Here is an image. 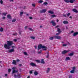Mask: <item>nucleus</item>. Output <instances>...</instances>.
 <instances>
[{"mask_svg":"<svg viewBox=\"0 0 78 78\" xmlns=\"http://www.w3.org/2000/svg\"><path fill=\"white\" fill-rule=\"evenodd\" d=\"M13 44L12 41H7V44H5L4 47L6 48V49H10L11 48V46Z\"/></svg>","mask_w":78,"mask_h":78,"instance_id":"nucleus-1","label":"nucleus"},{"mask_svg":"<svg viewBox=\"0 0 78 78\" xmlns=\"http://www.w3.org/2000/svg\"><path fill=\"white\" fill-rule=\"evenodd\" d=\"M41 48H43V50H46L47 49V47L45 46H42V44H40L38 46V51H39V50L41 49Z\"/></svg>","mask_w":78,"mask_h":78,"instance_id":"nucleus-2","label":"nucleus"},{"mask_svg":"<svg viewBox=\"0 0 78 78\" xmlns=\"http://www.w3.org/2000/svg\"><path fill=\"white\" fill-rule=\"evenodd\" d=\"M53 37H54L55 39H61L62 38L61 36H54L53 37H50L49 39L52 40L53 39Z\"/></svg>","mask_w":78,"mask_h":78,"instance_id":"nucleus-3","label":"nucleus"},{"mask_svg":"<svg viewBox=\"0 0 78 78\" xmlns=\"http://www.w3.org/2000/svg\"><path fill=\"white\" fill-rule=\"evenodd\" d=\"M73 70L70 71L71 73H75V70L76 69L75 67H73Z\"/></svg>","mask_w":78,"mask_h":78,"instance_id":"nucleus-4","label":"nucleus"},{"mask_svg":"<svg viewBox=\"0 0 78 78\" xmlns=\"http://www.w3.org/2000/svg\"><path fill=\"white\" fill-rule=\"evenodd\" d=\"M69 51H70L69 50H68V51L65 50L62 51V54H63V55H64V54H66V53H67L68 52H69Z\"/></svg>","mask_w":78,"mask_h":78,"instance_id":"nucleus-5","label":"nucleus"},{"mask_svg":"<svg viewBox=\"0 0 78 78\" xmlns=\"http://www.w3.org/2000/svg\"><path fill=\"white\" fill-rule=\"evenodd\" d=\"M50 23L52 24L53 26H56V23H55V21L52 20L51 21Z\"/></svg>","mask_w":78,"mask_h":78,"instance_id":"nucleus-6","label":"nucleus"},{"mask_svg":"<svg viewBox=\"0 0 78 78\" xmlns=\"http://www.w3.org/2000/svg\"><path fill=\"white\" fill-rule=\"evenodd\" d=\"M8 53H12V52H14V49H11L8 51Z\"/></svg>","mask_w":78,"mask_h":78,"instance_id":"nucleus-7","label":"nucleus"},{"mask_svg":"<svg viewBox=\"0 0 78 78\" xmlns=\"http://www.w3.org/2000/svg\"><path fill=\"white\" fill-rule=\"evenodd\" d=\"M47 11L46 9H43L40 10V13H44L45 12Z\"/></svg>","mask_w":78,"mask_h":78,"instance_id":"nucleus-8","label":"nucleus"},{"mask_svg":"<svg viewBox=\"0 0 78 78\" xmlns=\"http://www.w3.org/2000/svg\"><path fill=\"white\" fill-rule=\"evenodd\" d=\"M73 11L74 12H76V13H78V11L76 10V9H72Z\"/></svg>","mask_w":78,"mask_h":78,"instance_id":"nucleus-9","label":"nucleus"},{"mask_svg":"<svg viewBox=\"0 0 78 78\" xmlns=\"http://www.w3.org/2000/svg\"><path fill=\"white\" fill-rule=\"evenodd\" d=\"M30 66H34V67H36V65L33 62H31L30 64Z\"/></svg>","mask_w":78,"mask_h":78,"instance_id":"nucleus-10","label":"nucleus"},{"mask_svg":"<svg viewBox=\"0 0 78 78\" xmlns=\"http://www.w3.org/2000/svg\"><path fill=\"white\" fill-rule=\"evenodd\" d=\"M63 23L64 24H66V25H67L69 23V22L68 21H63Z\"/></svg>","mask_w":78,"mask_h":78,"instance_id":"nucleus-11","label":"nucleus"},{"mask_svg":"<svg viewBox=\"0 0 78 78\" xmlns=\"http://www.w3.org/2000/svg\"><path fill=\"white\" fill-rule=\"evenodd\" d=\"M48 13H49L50 14H54V12L50 10L48 12Z\"/></svg>","mask_w":78,"mask_h":78,"instance_id":"nucleus-12","label":"nucleus"},{"mask_svg":"<svg viewBox=\"0 0 78 78\" xmlns=\"http://www.w3.org/2000/svg\"><path fill=\"white\" fill-rule=\"evenodd\" d=\"M41 64H45V62H44V59H41Z\"/></svg>","mask_w":78,"mask_h":78,"instance_id":"nucleus-13","label":"nucleus"},{"mask_svg":"<svg viewBox=\"0 0 78 78\" xmlns=\"http://www.w3.org/2000/svg\"><path fill=\"white\" fill-rule=\"evenodd\" d=\"M78 32H75L74 33V34H73V36H76V35H78Z\"/></svg>","mask_w":78,"mask_h":78,"instance_id":"nucleus-14","label":"nucleus"},{"mask_svg":"<svg viewBox=\"0 0 78 78\" xmlns=\"http://www.w3.org/2000/svg\"><path fill=\"white\" fill-rule=\"evenodd\" d=\"M17 72H18V70L16 71L15 70H13L12 71V73H17Z\"/></svg>","mask_w":78,"mask_h":78,"instance_id":"nucleus-15","label":"nucleus"},{"mask_svg":"<svg viewBox=\"0 0 78 78\" xmlns=\"http://www.w3.org/2000/svg\"><path fill=\"white\" fill-rule=\"evenodd\" d=\"M73 55H74V54L72 52L71 53H69L68 55L69 56H73Z\"/></svg>","mask_w":78,"mask_h":78,"instance_id":"nucleus-16","label":"nucleus"},{"mask_svg":"<svg viewBox=\"0 0 78 78\" xmlns=\"http://www.w3.org/2000/svg\"><path fill=\"white\" fill-rule=\"evenodd\" d=\"M70 58L69 57H67L66 58L65 61H68V60H70Z\"/></svg>","mask_w":78,"mask_h":78,"instance_id":"nucleus-17","label":"nucleus"},{"mask_svg":"<svg viewBox=\"0 0 78 78\" xmlns=\"http://www.w3.org/2000/svg\"><path fill=\"white\" fill-rule=\"evenodd\" d=\"M75 1V0H70V1H69V3L70 2L71 3H73Z\"/></svg>","mask_w":78,"mask_h":78,"instance_id":"nucleus-18","label":"nucleus"},{"mask_svg":"<svg viewBox=\"0 0 78 78\" xmlns=\"http://www.w3.org/2000/svg\"><path fill=\"white\" fill-rule=\"evenodd\" d=\"M12 64H14V65H16V62L14 60H13V62H12Z\"/></svg>","mask_w":78,"mask_h":78,"instance_id":"nucleus-19","label":"nucleus"},{"mask_svg":"<svg viewBox=\"0 0 78 78\" xmlns=\"http://www.w3.org/2000/svg\"><path fill=\"white\" fill-rule=\"evenodd\" d=\"M7 17L8 19H11V15L9 14L7 16Z\"/></svg>","mask_w":78,"mask_h":78,"instance_id":"nucleus-20","label":"nucleus"},{"mask_svg":"<svg viewBox=\"0 0 78 78\" xmlns=\"http://www.w3.org/2000/svg\"><path fill=\"white\" fill-rule=\"evenodd\" d=\"M57 31H58V33H61L62 32V31L60 30V29H59V28H58L57 29Z\"/></svg>","mask_w":78,"mask_h":78,"instance_id":"nucleus-21","label":"nucleus"},{"mask_svg":"<svg viewBox=\"0 0 78 78\" xmlns=\"http://www.w3.org/2000/svg\"><path fill=\"white\" fill-rule=\"evenodd\" d=\"M50 68H48L47 70L46 71V73H48V72H50Z\"/></svg>","mask_w":78,"mask_h":78,"instance_id":"nucleus-22","label":"nucleus"},{"mask_svg":"<svg viewBox=\"0 0 78 78\" xmlns=\"http://www.w3.org/2000/svg\"><path fill=\"white\" fill-rule=\"evenodd\" d=\"M34 73L35 75H37L38 74V73H37V72L36 71L34 72Z\"/></svg>","mask_w":78,"mask_h":78,"instance_id":"nucleus-23","label":"nucleus"},{"mask_svg":"<svg viewBox=\"0 0 78 78\" xmlns=\"http://www.w3.org/2000/svg\"><path fill=\"white\" fill-rule=\"evenodd\" d=\"M23 12H20V16H21V17H22V15H23Z\"/></svg>","mask_w":78,"mask_h":78,"instance_id":"nucleus-24","label":"nucleus"},{"mask_svg":"<svg viewBox=\"0 0 78 78\" xmlns=\"http://www.w3.org/2000/svg\"><path fill=\"white\" fill-rule=\"evenodd\" d=\"M3 31V28L1 27L0 28V31H1V32H2Z\"/></svg>","mask_w":78,"mask_h":78,"instance_id":"nucleus-25","label":"nucleus"},{"mask_svg":"<svg viewBox=\"0 0 78 78\" xmlns=\"http://www.w3.org/2000/svg\"><path fill=\"white\" fill-rule=\"evenodd\" d=\"M56 17V15H52L51 16V17H52V18H53L54 17Z\"/></svg>","mask_w":78,"mask_h":78,"instance_id":"nucleus-26","label":"nucleus"},{"mask_svg":"<svg viewBox=\"0 0 78 78\" xmlns=\"http://www.w3.org/2000/svg\"><path fill=\"white\" fill-rule=\"evenodd\" d=\"M64 1L66 2V3H69V0H64Z\"/></svg>","mask_w":78,"mask_h":78,"instance_id":"nucleus-27","label":"nucleus"},{"mask_svg":"<svg viewBox=\"0 0 78 78\" xmlns=\"http://www.w3.org/2000/svg\"><path fill=\"white\" fill-rule=\"evenodd\" d=\"M48 4V3L47 2H44L43 3V5H47Z\"/></svg>","mask_w":78,"mask_h":78,"instance_id":"nucleus-28","label":"nucleus"},{"mask_svg":"<svg viewBox=\"0 0 78 78\" xmlns=\"http://www.w3.org/2000/svg\"><path fill=\"white\" fill-rule=\"evenodd\" d=\"M16 19L13 20H12V22H16Z\"/></svg>","mask_w":78,"mask_h":78,"instance_id":"nucleus-29","label":"nucleus"},{"mask_svg":"<svg viewBox=\"0 0 78 78\" xmlns=\"http://www.w3.org/2000/svg\"><path fill=\"white\" fill-rule=\"evenodd\" d=\"M3 1L2 0H0V3L2 5L3 4Z\"/></svg>","mask_w":78,"mask_h":78,"instance_id":"nucleus-30","label":"nucleus"},{"mask_svg":"<svg viewBox=\"0 0 78 78\" xmlns=\"http://www.w3.org/2000/svg\"><path fill=\"white\" fill-rule=\"evenodd\" d=\"M42 2H43V1L42 0H40L39 1V3H42Z\"/></svg>","mask_w":78,"mask_h":78,"instance_id":"nucleus-31","label":"nucleus"},{"mask_svg":"<svg viewBox=\"0 0 78 78\" xmlns=\"http://www.w3.org/2000/svg\"><path fill=\"white\" fill-rule=\"evenodd\" d=\"M36 62H38V63H40V60H36Z\"/></svg>","mask_w":78,"mask_h":78,"instance_id":"nucleus-32","label":"nucleus"},{"mask_svg":"<svg viewBox=\"0 0 78 78\" xmlns=\"http://www.w3.org/2000/svg\"><path fill=\"white\" fill-rule=\"evenodd\" d=\"M67 44H63V47H66V46H67Z\"/></svg>","mask_w":78,"mask_h":78,"instance_id":"nucleus-33","label":"nucleus"},{"mask_svg":"<svg viewBox=\"0 0 78 78\" xmlns=\"http://www.w3.org/2000/svg\"><path fill=\"white\" fill-rule=\"evenodd\" d=\"M30 38H31V39H35V37H31Z\"/></svg>","mask_w":78,"mask_h":78,"instance_id":"nucleus-34","label":"nucleus"},{"mask_svg":"<svg viewBox=\"0 0 78 78\" xmlns=\"http://www.w3.org/2000/svg\"><path fill=\"white\" fill-rule=\"evenodd\" d=\"M29 30L30 31H33V30L31 28H28Z\"/></svg>","mask_w":78,"mask_h":78,"instance_id":"nucleus-35","label":"nucleus"},{"mask_svg":"<svg viewBox=\"0 0 78 78\" xmlns=\"http://www.w3.org/2000/svg\"><path fill=\"white\" fill-rule=\"evenodd\" d=\"M42 50H41L40 51L38 52L39 54H40V53H41V52H42Z\"/></svg>","mask_w":78,"mask_h":78,"instance_id":"nucleus-36","label":"nucleus"},{"mask_svg":"<svg viewBox=\"0 0 78 78\" xmlns=\"http://www.w3.org/2000/svg\"><path fill=\"white\" fill-rule=\"evenodd\" d=\"M13 36H17V33H16L15 34H13Z\"/></svg>","mask_w":78,"mask_h":78,"instance_id":"nucleus-37","label":"nucleus"},{"mask_svg":"<svg viewBox=\"0 0 78 78\" xmlns=\"http://www.w3.org/2000/svg\"><path fill=\"white\" fill-rule=\"evenodd\" d=\"M3 15H4V16H6V14H7V13H2Z\"/></svg>","mask_w":78,"mask_h":78,"instance_id":"nucleus-38","label":"nucleus"},{"mask_svg":"<svg viewBox=\"0 0 78 78\" xmlns=\"http://www.w3.org/2000/svg\"><path fill=\"white\" fill-rule=\"evenodd\" d=\"M61 33L60 32H58V33H56L55 34L56 35H59V34Z\"/></svg>","mask_w":78,"mask_h":78,"instance_id":"nucleus-39","label":"nucleus"},{"mask_svg":"<svg viewBox=\"0 0 78 78\" xmlns=\"http://www.w3.org/2000/svg\"><path fill=\"white\" fill-rule=\"evenodd\" d=\"M63 16L64 17H67V14H66V15H64L63 14Z\"/></svg>","mask_w":78,"mask_h":78,"instance_id":"nucleus-40","label":"nucleus"},{"mask_svg":"<svg viewBox=\"0 0 78 78\" xmlns=\"http://www.w3.org/2000/svg\"><path fill=\"white\" fill-rule=\"evenodd\" d=\"M12 48V49H14V48H15V47L14 46H11Z\"/></svg>","mask_w":78,"mask_h":78,"instance_id":"nucleus-41","label":"nucleus"},{"mask_svg":"<svg viewBox=\"0 0 78 78\" xmlns=\"http://www.w3.org/2000/svg\"><path fill=\"white\" fill-rule=\"evenodd\" d=\"M30 74H32V73H33V70L30 71Z\"/></svg>","mask_w":78,"mask_h":78,"instance_id":"nucleus-42","label":"nucleus"},{"mask_svg":"<svg viewBox=\"0 0 78 78\" xmlns=\"http://www.w3.org/2000/svg\"><path fill=\"white\" fill-rule=\"evenodd\" d=\"M70 13H68L67 14V16H68V17H69V16H70Z\"/></svg>","mask_w":78,"mask_h":78,"instance_id":"nucleus-43","label":"nucleus"},{"mask_svg":"<svg viewBox=\"0 0 78 78\" xmlns=\"http://www.w3.org/2000/svg\"><path fill=\"white\" fill-rule=\"evenodd\" d=\"M11 69H8V72H11Z\"/></svg>","mask_w":78,"mask_h":78,"instance_id":"nucleus-44","label":"nucleus"},{"mask_svg":"<svg viewBox=\"0 0 78 78\" xmlns=\"http://www.w3.org/2000/svg\"><path fill=\"white\" fill-rule=\"evenodd\" d=\"M47 56L46 57V58H48V56H49V54H48L47 53Z\"/></svg>","mask_w":78,"mask_h":78,"instance_id":"nucleus-45","label":"nucleus"},{"mask_svg":"<svg viewBox=\"0 0 78 78\" xmlns=\"http://www.w3.org/2000/svg\"><path fill=\"white\" fill-rule=\"evenodd\" d=\"M24 54L25 55H27V53L26 52H24Z\"/></svg>","mask_w":78,"mask_h":78,"instance_id":"nucleus-46","label":"nucleus"},{"mask_svg":"<svg viewBox=\"0 0 78 78\" xmlns=\"http://www.w3.org/2000/svg\"><path fill=\"white\" fill-rule=\"evenodd\" d=\"M22 31H20V32H19L20 34H21V33H22Z\"/></svg>","mask_w":78,"mask_h":78,"instance_id":"nucleus-47","label":"nucleus"},{"mask_svg":"<svg viewBox=\"0 0 78 78\" xmlns=\"http://www.w3.org/2000/svg\"><path fill=\"white\" fill-rule=\"evenodd\" d=\"M13 41H14V42H17V39H14Z\"/></svg>","mask_w":78,"mask_h":78,"instance_id":"nucleus-48","label":"nucleus"},{"mask_svg":"<svg viewBox=\"0 0 78 78\" xmlns=\"http://www.w3.org/2000/svg\"><path fill=\"white\" fill-rule=\"evenodd\" d=\"M16 61L17 62H19V61H20V60H19V59H17L16 60Z\"/></svg>","mask_w":78,"mask_h":78,"instance_id":"nucleus-49","label":"nucleus"},{"mask_svg":"<svg viewBox=\"0 0 78 78\" xmlns=\"http://www.w3.org/2000/svg\"><path fill=\"white\" fill-rule=\"evenodd\" d=\"M14 77H15V78H16L17 75H16V74H15L14 75Z\"/></svg>","mask_w":78,"mask_h":78,"instance_id":"nucleus-50","label":"nucleus"},{"mask_svg":"<svg viewBox=\"0 0 78 78\" xmlns=\"http://www.w3.org/2000/svg\"><path fill=\"white\" fill-rule=\"evenodd\" d=\"M32 5L34 6V7H35V4H32Z\"/></svg>","mask_w":78,"mask_h":78,"instance_id":"nucleus-51","label":"nucleus"},{"mask_svg":"<svg viewBox=\"0 0 78 78\" xmlns=\"http://www.w3.org/2000/svg\"><path fill=\"white\" fill-rule=\"evenodd\" d=\"M29 19H31H31H33V17H29Z\"/></svg>","mask_w":78,"mask_h":78,"instance_id":"nucleus-52","label":"nucleus"},{"mask_svg":"<svg viewBox=\"0 0 78 78\" xmlns=\"http://www.w3.org/2000/svg\"><path fill=\"white\" fill-rule=\"evenodd\" d=\"M5 18H6V17H5V16H3L2 17V19H5Z\"/></svg>","mask_w":78,"mask_h":78,"instance_id":"nucleus-53","label":"nucleus"},{"mask_svg":"<svg viewBox=\"0 0 78 78\" xmlns=\"http://www.w3.org/2000/svg\"><path fill=\"white\" fill-rule=\"evenodd\" d=\"M5 76H8V74H5Z\"/></svg>","mask_w":78,"mask_h":78,"instance_id":"nucleus-54","label":"nucleus"},{"mask_svg":"<svg viewBox=\"0 0 78 78\" xmlns=\"http://www.w3.org/2000/svg\"><path fill=\"white\" fill-rule=\"evenodd\" d=\"M22 66V64H20L19 65L20 67H21Z\"/></svg>","mask_w":78,"mask_h":78,"instance_id":"nucleus-55","label":"nucleus"},{"mask_svg":"<svg viewBox=\"0 0 78 78\" xmlns=\"http://www.w3.org/2000/svg\"><path fill=\"white\" fill-rule=\"evenodd\" d=\"M27 28H28V27L27 26H26L25 27V29H27Z\"/></svg>","mask_w":78,"mask_h":78,"instance_id":"nucleus-56","label":"nucleus"},{"mask_svg":"<svg viewBox=\"0 0 78 78\" xmlns=\"http://www.w3.org/2000/svg\"><path fill=\"white\" fill-rule=\"evenodd\" d=\"M16 68L15 67H13L12 68V69H13V70H14V69H15Z\"/></svg>","mask_w":78,"mask_h":78,"instance_id":"nucleus-57","label":"nucleus"},{"mask_svg":"<svg viewBox=\"0 0 78 78\" xmlns=\"http://www.w3.org/2000/svg\"><path fill=\"white\" fill-rule=\"evenodd\" d=\"M59 27V26H57L55 27V28H58V27Z\"/></svg>","mask_w":78,"mask_h":78,"instance_id":"nucleus-58","label":"nucleus"},{"mask_svg":"<svg viewBox=\"0 0 78 78\" xmlns=\"http://www.w3.org/2000/svg\"><path fill=\"white\" fill-rule=\"evenodd\" d=\"M73 32H74V31H73V30H72L71 31V33H73Z\"/></svg>","mask_w":78,"mask_h":78,"instance_id":"nucleus-59","label":"nucleus"},{"mask_svg":"<svg viewBox=\"0 0 78 78\" xmlns=\"http://www.w3.org/2000/svg\"><path fill=\"white\" fill-rule=\"evenodd\" d=\"M9 1L10 2H13V1H14V0H9Z\"/></svg>","mask_w":78,"mask_h":78,"instance_id":"nucleus-60","label":"nucleus"},{"mask_svg":"<svg viewBox=\"0 0 78 78\" xmlns=\"http://www.w3.org/2000/svg\"><path fill=\"white\" fill-rule=\"evenodd\" d=\"M69 78H72V76H70L69 77Z\"/></svg>","mask_w":78,"mask_h":78,"instance_id":"nucleus-61","label":"nucleus"},{"mask_svg":"<svg viewBox=\"0 0 78 78\" xmlns=\"http://www.w3.org/2000/svg\"><path fill=\"white\" fill-rule=\"evenodd\" d=\"M30 78V76H29L27 77V78Z\"/></svg>","mask_w":78,"mask_h":78,"instance_id":"nucleus-62","label":"nucleus"},{"mask_svg":"<svg viewBox=\"0 0 78 78\" xmlns=\"http://www.w3.org/2000/svg\"><path fill=\"white\" fill-rule=\"evenodd\" d=\"M69 18L70 19H72V17L71 16H70L69 17Z\"/></svg>","mask_w":78,"mask_h":78,"instance_id":"nucleus-63","label":"nucleus"},{"mask_svg":"<svg viewBox=\"0 0 78 78\" xmlns=\"http://www.w3.org/2000/svg\"><path fill=\"white\" fill-rule=\"evenodd\" d=\"M42 27H43L42 26H40V28H42Z\"/></svg>","mask_w":78,"mask_h":78,"instance_id":"nucleus-64","label":"nucleus"}]
</instances>
